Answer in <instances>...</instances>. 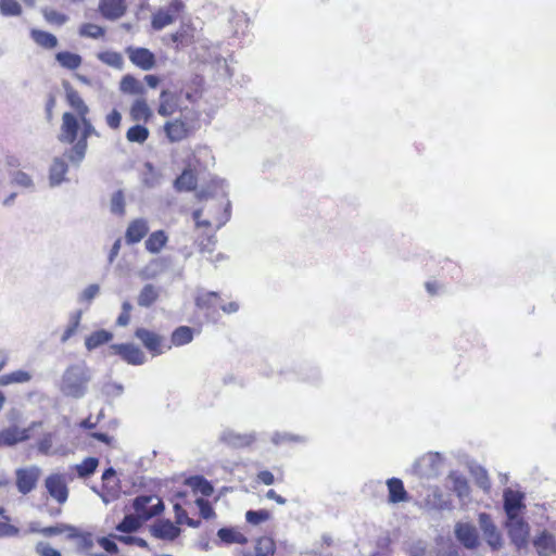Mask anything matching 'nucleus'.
<instances>
[{"mask_svg": "<svg viewBox=\"0 0 556 556\" xmlns=\"http://www.w3.org/2000/svg\"><path fill=\"white\" fill-rule=\"evenodd\" d=\"M91 380V368L84 362L75 363L64 369L59 390L65 397L80 400L87 395Z\"/></svg>", "mask_w": 556, "mask_h": 556, "instance_id": "nucleus-1", "label": "nucleus"}, {"mask_svg": "<svg viewBox=\"0 0 556 556\" xmlns=\"http://www.w3.org/2000/svg\"><path fill=\"white\" fill-rule=\"evenodd\" d=\"M80 119V136L77 142L66 153L68 160L78 165L84 160L87 151V140L91 135H98L87 115L79 116Z\"/></svg>", "mask_w": 556, "mask_h": 556, "instance_id": "nucleus-2", "label": "nucleus"}, {"mask_svg": "<svg viewBox=\"0 0 556 556\" xmlns=\"http://www.w3.org/2000/svg\"><path fill=\"white\" fill-rule=\"evenodd\" d=\"M134 509L136 514L146 521L157 516L164 509V504L157 496L141 495L135 498Z\"/></svg>", "mask_w": 556, "mask_h": 556, "instance_id": "nucleus-3", "label": "nucleus"}, {"mask_svg": "<svg viewBox=\"0 0 556 556\" xmlns=\"http://www.w3.org/2000/svg\"><path fill=\"white\" fill-rule=\"evenodd\" d=\"M478 522L488 545L494 551L502 548V534L493 522L491 516L486 513H480L478 516Z\"/></svg>", "mask_w": 556, "mask_h": 556, "instance_id": "nucleus-4", "label": "nucleus"}, {"mask_svg": "<svg viewBox=\"0 0 556 556\" xmlns=\"http://www.w3.org/2000/svg\"><path fill=\"white\" fill-rule=\"evenodd\" d=\"M182 9L180 0H172L170 3L159 9L152 17V27L156 30H161L164 27L173 24Z\"/></svg>", "mask_w": 556, "mask_h": 556, "instance_id": "nucleus-5", "label": "nucleus"}, {"mask_svg": "<svg viewBox=\"0 0 556 556\" xmlns=\"http://www.w3.org/2000/svg\"><path fill=\"white\" fill-rule=\"evenodd\" d=\"M40 421H33L27 428L12 426L0 431V446H13L30 438V430L40 427Z\"/></svg>", "mask_w": 556, "mask_h": 556, "instance_id": "nucleus-6", "label": "nucleus"}, {"mask_svg": "<svg viewBox=\"0 0 556 556\" xmlns=\"http://www.w3.org/2000/svg\"><path fill=\"white\" fill-rule=\"evenodd\" d=\"M505 527L507 529L508 536L511 543L517 547V549H521L527 545L529 536V526L523 519L519 517H515L511 519L507 518Z\"/></svg>", "mask_w": 556, "mask_h": 556, "instance_id": "nucleus-7", "label": "nucleus"}, {"mask_svg": "<svg viewBox=\"0 0 556 556\" xmlns=\"http://www.w3.org/2000/svg\"><path fill=\"white\" fill-rule=\"evenodd\" d=\"M135 334L153 356L161 355L170 349V345L165 344L164 337L148 329L139 328Z\"/></svg>", "mask_w": 556, "mask_h": 556, "instance_id": "nucleus-8", "label": "nucleus"}, {"mask_svg": "<svg viewBox=\"0 0 556 556\" xmlns=\"http://www.w3.org/2000/svg\"><path fill=\"white\" fill-rule=\"evenodd\" d=\"M80 130V119L73 113L65 112L62 115V124L59 140L63 143H76L78 140V132Z\"/></svg>", "mask_w": 556, "mask_h": 556, "instance_id": "nucleus-9", "label": "nucleus"}, {"mask_svg": "<svg viewBox=\"0 0 556 556\" xmlns=\"http://www.w3.org/2000/svg\"><path fill=\"white\" fill-rule=\"evenodd\" d=\"M454 534L457 541L467 549H475L480 544L478 530L472 523L456 522L454 526Z\"/></svg>", "mask_w": 556, "mask_h": 556, "instance_id": "nucleus-10", "label": "nucleus"}, {"mask_svg": "<svg viewBox=\"0 0 556 556\" xmlns=\"http://www.w3.org/2000/svg\"><path fill=\"white\" fill-rule=\"evenodd\" d=\"M110 350L130 365H142L147 359L140 348L131 343L112 344Z\"/></svg>", "mask_w": 556, "mask_h": 556, "instance_id": "nucleus-11", "label": "nucleus"}, {"mask_svg": "<svg viewBox=\"0 0 556 556\" xmlns=\"http://www.w3.org/2000/svg\"><path fill=\"white\" fill-rule=\"evenodd\" d=\"M45 485L50 496L59 504H64L67 501L68 489L63 476L55 473L47 477Z\"/></svg>", "mask_w": 556, "mask_h": 556, "instance_id": "nucleus-12", "label": "nucleus"}, {"mask_svg": "<svg viewBox=\"0 0 556 556\" xmlns=\"http://www.w3.org/2000/svg\"><path fill=\"white\" fill-rule=\"evenodd\" d=\"M40 469L36 466L16 470V486L22 494L29 493L39 479Z\"/></svg>", "mask_w": 556, "mask_h": 556, "instance_id": "nucleus-13", "label": "nucleus"}, {"mask_svg": "<svg viewBox=\"0 0 556 556\" xmlns=\"http://www.w3.org/2000/svg\"><path fill=\"white\" fill-rule=\"evenodd\" d=\"M126 52L129 60L143 71H150L155 65V56L149 49L129 47Z\"/></svg>", "mask_w": 556, "mask_h": 556, "instance_id": "nucleus-14", "label": "nucleus"}, {"mask_svg": "<svg viewBox=\"0 0 556 556\" xmlns=\"http://www.w3.org/2000/svg\"><path fill=\"white\" fill-rule=\"evenodd\" d=\"M525 507L523 494L510 489L504 492V510L508 519L518 517V513Z\"/></svg>", "mask_w": 556, "mask_h": 556, "instance_id": "nucleus-15", "label": "nucleus"}, {"mask_svg": "<svg viewBox=\"0 0 556 556\" xmlns=\"http://www.w3.org/2000/svg\"><path fill=\"white\" fill-rule=\"evenodd\" d=\"M220 441L232 447H245L255 441V435L253 433H238L226 429L220 434Z\"/></svg>", "mask_w": 556, "mask_h": 556, "instance_id": "nucleus-16", "label": "nucleus"}, {"mask_svg": "<svg viewBox=\"0 0 556 556\" xmlns=\"http://www.w3.org/2000/svg\"><path fill=\"white\" fill-rule=\"evenodd\" d=\"M533 545L539 556H554L556 553L555 536L547 531H542L534 539Z\"/></svg>", "mask_w": 556, "mask_h": 556, "instance_id": "nucleus-17", "label": "nucleus"}, {"mask_svg": "<svg viewBox=\"0 0 556 556\" xmlns=\"http://www.w3.org/2000/svg\"><path fill=\"white\" fill-rule=\"evenodd\" d=\"M179 96L177 92H173L169 90H163L160 94V105L157 108V113L161 116H170L178 109Z\"/></svg>", "mask_w": 556, "mask_h": 556, "instance_id": "nucleus-18", "label": "nucleus"}, {"mask_svg": "<svg viewBox=\"0 0 556 556\" xmlns=\"http://www.w3.org/2000/svg\"><path fill=\"white\" fill-rule=\"evenodd\" d=\"M149 231L148 224L144 219H135L129 224L125 233L127 244H135L140 242Z\"/></svg>", "mask_w": 556, "mask_h": 556, "instance_id": "nucleus-19", "label": "nucleus"}, {"mask_svg": "<svg viewBox=\"0 0 556 556\" xmlns=\"http://www.w3.org/2000/svg\"><path fill=\"white\" fill-rule=\"evenodd\" d=\"M151 533L157 539L173 541L180 534V529L170 520H162L151 527Z\"/></svg>", "mask_w": 556, "mask_h": 556, "instance_id": "nucleus-20", "label": "nucleus"}, {"mask_svg": "<svg viewBox=\"0 0 556 556\" xmlns=\"http://www.w3.org/2000/svg\"><path fill=\"white\" fill-rule=\"evenodd\" d=\"M164 130H165L167 138L172 142L181 141L188 135L187 124L184 121H181L180 118H176L174 121L167 122L164 125Z\"/></svg>", "mask_w": 556, "mask_h": 556, "instance_id": "nucleus-21", "label": "nucleus"}, {"mask_svg": "<svg viewBox=\"0 0 556 556\" xmlns=\"http://www.w3.org/2000/svg\"><path fill=\"white\" fill-rule=\"evenodd\" d=\"M387 486H388V491H389V502L390 503L396 504L400 502L407 501L408 494H407L401 479H397V478L388 479Z\"/></svg>", "mask_w": 556, "mask_h": 556, "instance_id": "nucleus-22", "label": "nucleus"}, {"mask_svg": "<svg viewBox=\"0 0 556 556\" xmlns=\"http://www.w3.org/2000/svg\"><path fill=\"white\" fill-rule=\"evenodd\" d=\"M100 11L104 17L116 20L125 12L124 0H101Z\"/></svg>", "mask_w": 556, "mask_h": 556, "instance_id": "nucleus-23", "label": "nucleus"}, {"mask_svg": "<svg viewBox=\"0 0 556 556\" xmlns=\"http://www.w3.org/2000/svg\"><path fill=\"white\" fill-rule=\"evenodd\" d=\"M447 481L451 483V489L459 498H466L469 496L470 488L467 479L457 473L451 472L447 477Z\"/></svg>", "mask_w": 556, "mask_h": 556, "instance_id": "nucleus-24", "label": "nucleus"}, {"mask_svg": "<svg viewBox=\"0 0 556 556\" xmlns=\"http://www.w3.org/2000/svg\"><path fill=\"white\" fill-rule=\"evenodd\" d=\"M68 166L66 162L61 157H55L52 161L50 166L49 181L50 186L55 187L59 186L63 180L64 176L67 173Z\"/></svg>", "mask_w": 556, "mask_h": 556, "instance_id": "nucleus-25", "label": "nucleus"}, {"mask_svg": "<svg viewBox=\"0 0 556 556\" xmlns=\"http://www.w3.org/2000/svg\"><path fill=\"white\" fill-rule=\"evenodd\" d=\"M122 92L132 96H141L146 92V88L140 80L131 75H125L119 84Z\"/></svg>", "mask_w": 556, "mask_h": 556, "instance_id": "nucleus-26", "label": "nucleus"}, {"mask_svg": "<svg viewBox=\"0 0 556 556\" xmlns=\"http://www.w3.org/2000/svg\"><path fill=\"white\" fill-rule=\"evenodd\" d=\"M68 539H73L77 541L78 549L83 553H85L88 556H108L103 553L100 554H91V549L94 545L93 536L91 533L88 532H79L76 529V535L70 536Z\"/></svg>", "mask_w": 556, "mask_h": 556, "instance_id": "nucleus-27", "label": "nucleus"}, {"mask_svg": "<svg viewBox=\"0 0 556 556\" xmlns=\"http://www.w3.org/2000/svg\"><path fill=\"white\" fill-rule=\"evenodd\" d=\"M113 339L112 332L101 329L92 332L85 340V346L88 351H92Z\"/></svg>", "mask_w": 556, "mask_h": 556, "instance_id": "nucleus-28", "label": "nucleus"}, {"mask_svg": "<svg viewBox=\"0 0 556 556\" xmlns=\"http://www.w3.org/2000/svg\"><path fill=\"white\" fill-rule=\"evenodd\" d=\"M160 296V289L148 283L144 285L138 295V305L141 307H150Z\"/></svg>", "mask_w": 556, "mask_h": 556, "instance_id": "nucleus-29", "label": "nucleus"}, {"mask_svg": "<svg viewBox=\"0 0 556 556\" xmlns=\"http://www.w3.org/2000/svg\"><path fill=\"white\" fill-rule=\"evenodd\" d=\"M66 99L68 104L77 112L78 117L88 114L89 108L79 93L71 86H66Z\"/></svg>", "mask_w": 556, "mask_h": 556, "instance_id": "nucleus-30", "label": "nucleus"}, {"mask_svg": "<svg viewBox=\"0 0 556 556\" xmlns=\"http://www.w3.org/2000/svg\"><path fill=\"white\" fill-rule=\"evenodd\" d=\"M152 115V112L147 104L146 100L137 99L130 108V116L136 122H147Z\"/></svg>", "mask_w": 556, "mask_h": 556, "instance_id": "nucleus-31", "label": "nucleus"}, {"mask_svg": "<svg viewBox=\"0 0 556 556\" xmlns=\"http://www.w3.org/2000/svg\"><path fill=\"white\" fill-rule=\"evenodd\" d=\"M30 37L38 46L45 49H53L58 46V38L48 31L33 29Z\"/></svg>", "mask_w": 556, "mask_h": 556, "instance_id": "nucleus-32", "label": "nucleus"}, {"mask_svg": "<svg viewBox=\"0 0 556 556\" xmlns=\"http://www.w3.org/2000/svg\"><path fill=\"white\" fill-rule=\"evenodd\" d=\"M178 191H191L197 187V178L190 169H185L174 182Z\"/></svg>", "mask_w": 556, "mask_h": 556, "instance_id": "nucleus-33", "label": "nucleus"}, {"mask_svg": "<svg viewBox=\"0 0 556 556\" xmlns=\"http://www.w3.org/2000/svg\"><path fill=\"white\" fill-rule=\"evenodd\" d=\"M167 237L163 230L152 232L146 241V249L151 253H159L166 244Z\"/></svg>", "mask_w": 556, "mask_h": 556, "instance_id": "nucleus-34", "label": "nucleus"}, {"mask_svg": "<svg viewBox=\"0 0 556 556\" xmlns=\"http://www.w3.org/2000/svg\"><path fill=\"white\" fill-rule=\"evenodd\" d=\"M81 316L83 312L80 309L70 314L68 325L66 326L63 334L61 336L62 343L67 342L73 336L76 334L78 327L80 325Z\"/></svg>", "mask_w": 556, "mask_h": 556, "instance_id": "nucleus-35", "label": "nucleus"}, {"mask_svg": "<svg viewBox=\"0 0 556 556\" xmlns=\"http://www.w3.org/2000/svg\"><path fill=\"white\" fill-rule=\"evenodd\" d=\"M31 531H36L35 529H31ZM39 533H41L45 536H53L62 533H66L67 538L76 535V528L70 525L65 523H59L56 526L46 527L40 530H37Z\"/></svg>", "mask_w": 556, "mask_h": 556, "instance_id": "nucleus-36", "label": "nucleus"}, {"mask_svg": "<svg viewBox=\"0 0 556 556\" xmlns=\"http://www.w3.org/2000/svg\"><path fill=\"white\" fill-rule=\"evenodd\" d=\"M55 59L61 66L67 70H76L81 64L80 55L67 51L58 52Z\"/></svg>", "mask_w": 556, "mask_h": 556, "instance_id": "nucleus-37", "label": "nucleus"}, {"mask_svg": "<svg viewBox=\"0 0 556 556\" xmlns=\"http://www.w3.org/2000/svg\"><path fill=\"white\" fill-rule=\"evenodd\" d=\"M193 339V330L188 326H180L172 333V343L175 346L188 344Z\"/></svg>", "mask_w": 556, "mask_h": 556, "instance_id": "nucleus-38", "label": "nucleus"}, {"mask_svg": "<svg viewBox=\"0 0 556 556\" xmlns=\"http://www.w3.org/2000/svg\"><path fill=\"white\" fill-rule=\"evenodd\" d=\"M143 521L144 520L141 519L137 514H136V516L127 515L116 526V530L119 532L131 533V532L137 531L141 527Z\"/></svg>", "mask_w": 556, "mask_h": 556, "instance_id": "nucleus-39", "label": "nucleus"}, {"mask_svg": "<svg viewBox=\"0 0 556 556\" xmlns=\"http://www.w3.org/2000/svg\"><path fill=\"white\" fill-rule=\"evenodd\" d=\"M31 375L25 370H15L10 374L0 376V386H9L12 383H25L30 381Z\"/></svg>", "mask_w": 556, "mask_h": 556, "instance_id": "nucleus-40", "label": "nucleus"}, {"mask_svg": "<svg viewBox=\"0 0 556 556\" xmlns=\"http://www.w3.org/2000/svg\"><path fill=\"white\" fill-rule=\"evenodd\" d=\"M187 484L191 486L195 492H200L204 496H210L214 491L212 484L200 476L189 478L187 480Z\"/></svg>", "mask_w": 556, "mask_h": 556, "instance_id": "nucleus-41", "label": "nucleus"}, {"mask_svg": "<svg viewBox=\"0 0 556 556\" xmlns=\"http://www.w3.org/2000/svg\"><path fill=\"white\" fill-rule=\"evenodd\" d=\"M217 535L226 543L245 544L248 542V539L242 533L228 528L219 529Z\"/></svg>", "mask_w": 556, "mask_h": 556, "instance_id": "nucleus-42", "label": "nucleus"}, {"mask_svg": "<svg viewBox=\"0 0 556 556\" xmlns=\"http://www.w3.org/2000/svg\"><path fill=\"white\" fill-rule=\"evenodd\" d=\"M149 137V129L142 125H135L126 132L129 142L143 143Z\"/></svg>", "mask_w": 556, "mask_h": 556, "instance_id": "nucleus-43", "label": "nucleus"}, {"mask_svg": "<svg viewBox=\"0 0 556 556\" xmlns=\"http://www.w3.org/2000/svg\"><path fill=\"white\" fill-rule=\"evenodd\" d=\"M275 541L271 538L263 536L257 540L255 546L256 556H269L275 553Z\"/></svg>", "mask_w": 556, "mask_h": 556, "instance_id": "nucleus-44", "label": "nucleus"}, {"mask_svg": "<svg viewBox=\"0 0 556 556\" xmlns=\"http://www.w3.org/2000/svg\"><path fill=\"white\" fill-rule=\"evenodd\" d=\"M142 184L148 188H153L159 185L160 177L151 163L144 164V170L142 173Z\"/></svg>", "mask_w": 556, "mask_h": 556, "instance_id": "nucleus-45", "label": "nucleus"}, {"mask_svg": "<svg viewBox=\"0 0 556 556\" xmlns=\"http://www.w3.org/2000/svg\"><path fill=\"white\" fill-rule=\"evenodd\" d=\"M98 464L96 457H87L81 464L76 465V471L80 478L89 477L96 471Z\"/></svg>", "mask_w": 556, "mask_h": 556, "instance_id": "nucleus-46", "label": "nucleus"}, {"mask_svg": "<svg viewBox=\"0 0 556 556\" xmlns=\"http://www.w3.org/2000/svg\"><path fill=\"white\" fill-rule=\"evenodd\" d=\"M217 292H203L195 298V305L201 309H210L215 305L218 299Z\"/></svg>", "mask_w": 556, "mask_h": 556, "instance_id": "nucleus-47", "label": "nucleus"}, {"mask_svg": "<svg viewBox=\"0 0 556 556\" xmlns=\"http://www.w3.org/2000/svg\"><path fill=\"white\" fill-rule=\"evenodd\" d=\"M0 12L5 16L21 14V5L16 0H0Z\"/></svg>", "mask_w": 556, "mask_h": 556, "instance_id": "nucleus-48", "label": "nucleus"}, {"mask_svg": "<svg viewBox=\"0 0 556 556\" xmlns=\"http://www.w3.org/2000/svg\"><path fill=\"white\" fill-rule=\"evenodd\" d=\"M270 518V514L268 510L260 509V510H248L245 513V519L251 525H260L263 521H266Z\"/></svg>", "mask_w": 556, "mask_h": 556, "instance_id": "nucleus-49", "label": "nucleus"}, {"mask_svg": "<svg viewBox=\"0 0 556 556\" xmlns=\"http://www.w3.org/2000/svg\"><path fill=\"white\" fill-rule=\"evenodd\" d=\"M111 212L117 215L125 213V199L123 191L118 190L111 198Z\"/></svg>", "mask_w": 556, "mask_h": 556, "instance_id": "nucleus-50", "label": "nucleus"}, {"mask_svg": "<svg viewBox=\"0 0 556 556\" xmlns=\"http://www.w3.org/2000/svg\"><path fill=\"white\" fill-rule=\"evenodd\" d=\"M100 292V286L97 283L89 285L78 295L79 303H90Z\"/></svg>", "mask_w": 556, "mask_h": 556, "instance_id": "nucleus-51", "label": "nucleus"}, {"mask_svg": "<svg viewBox=\"0 0 556 556\" xmlns=\"http://www.w3.org/2000/svg\"><path fill=\"white\" fill-rule=\"evenodd\" d=\"M13 182L20 187L30 189L34 186L31 177L22 170H17L13 174Z\"/></svg>", "mask_w": 556, "mask_h": 556, "instance_id": "nucleus-52", "label": "nucleus"}, {"mask_svg": "<svg viewBox=\"0 0 556 556\" xmlns=\"http://www.w3.org/2000/svg\"><path fill=\"white\" fill-rule=\"evenodd\" d=\"M103 28L94 24H85L80 27L79 34L84 37L99 38L103 35Z\"/></svg>", "mask_w": 556, "mask_h": 556, "instance_id": "nucleus-53", "label": "nucleus"}, {"mask_svg": "<svg viewBox=\"0 0 556 556\" xmlns=\"http://www.w3.org/2000/svg\"><path fill=\"white\" fill-rule=\"evenodd\" d=\"M20 532V529L14 525L9 523V521H0V539L18 536Z\"/></svg>", "mask_w": 556, "mask_h": 556, "instance_id": "nucleus-54", "label": "nucleus"}, {"mask_svg": "<svg viewBox=\"0 0 556 556\" xmlns=\"http://www.w3.org/2000/svg\"><path fill=\"white\" fill-rule=\"evenodd\" d=\"M100 59L104 63H106L115 68H121L123 66V58L117 52L103 53V54H101Z\"/></svg>", "mask_w": 556, "mask_h": 556, "instance_id": "nucleus-55", "label": "nucleus"}, {"mask_svg": "<svg viewBox=\"0 0 556 556\" xmlns=\"http://www.w3.org/2000/svg\"><path fill=\"white\" fill-rule=\"evenodd\" d=\"M35 551L39 556H62L58 549L42 541L36 544Z\"/></svg>", "mask_w": 556, "mask_h": 556, "instance_id": "nucleus-56", "label": "nucleus"}, {"mask_svg": "<svg viewBox=\"0 0 556 556\" xmlns=\"http://www.w3.org/2000/svg\"><path fill=\"white\" fill-rule=\"evenodd\" d=\"M117 541H119L121 543H124V544H127V545H138L140 547H148V543L146 540L141 539V538H138V536H134V535H115L114 536Z\"/></svg>", "mask_w": 556, "mask_h": 556, "instance_id": "nucleus-57", "label": "nucleus"}, {"mask_svg": "<svg viewBox=\"0 0 556 556\" xmlns=\"http://www.w3.org/2000/svg\"><path fill=\"white\" fill-rule=\"evenodd\" d=\"M159 267V261L153 260L147 266H144L140 271L139 276L142 279H151L154 278L157 274L156 268Z\"/></svg>", "mask_w": 556, "mask_h": 556, "instance_id": "nucleus-58", "label": "nucleus"}, {"mask_svg": "<svg viewBox=\"0 0 556 556\" xmlns=\"http://www.w3.org/2000/svg\"><path fill=\"white\" fill-rule=\"evenodd\" d=\"M195 504L200 509L202 518L210 519L214 516V510L207 501L203 498H197Z\"/></svg>", "mask_w": 556, "mask_h": 556, "instance_id": "nucleus-59", "label": "nucleus"}, {"mask_svg": "<svg viewBox=\"0 0 556 556\" xmlns=\"http://www.w3.org/2000/svg\"><path fill=\"white\" fill-rule=\"evenodd\" d=\"M52 434L48 433L39 441L38 450L43 455H50L52 454Z\"/></svg>", "mask_w": 556, "mask_h": 556, "instance_id": "nucleus-60", "label": "nucleus"}, {"mask_svg": "<svg viewBox=\"0 0 556 556\" xmlns=\"http://www.w3.org/2000/svg\"><path fill=\"white\" fill-rule=\"evenodd\" d=\"M215 243H216V239L214 238V236L208 237L205 240V242L204 241L200 242V244H199L200 253H202L203 255L211 256L214 252Z\"/></svg>", "mask_w": 556, "mask_h": 556, "instance_id": "nucleus-61", "label": "nucleus"}, {"mask_svg": "<svg viewBox=\"0 0 556 556\" xmlns=\"http://www.w3.org/2000/svg\"><path fill=\"white\" fill-rule=\"evenodd\" d=\"M475 476L477 483L481 489L488 490L490 488L489 478L486 471L483 468H477V470L475 471Z\"/></svg>", "mask_w": 556, "mask_h": 556, "instance_id": "nucleus-62", "label": "nucleus"}, {"mask_svg": "<svg viewBox=\"0 0 556 556\" xmlns=\"http://www.w3.org/2000/svg\"><path fill=\"white\" fill-rule=\"evenodd\" d=\"M122 121V115L117 110H113L110 114L106 115V124L109 127L116 129L119 127Z\"/></svg>", "mask_w": 556, "mask_h": 556, "instance_id": "nucleus-63", "label": "nucleus"}, {"mask_svg": "<svg viewBox=\"0 0 556 556\" xmlns=\"http://www.w3.org/2000/svg\"><path fill=\"white\" fill-rule=\"evenodd\" d=\"M45 17L48 22L56 23V24H64L66 22V16L56 12V11H46Z\"/></svg>", "mask_w": 556, "mask_h": 556, "instance_id": "nucleus-64", "label": "nucleus"}]
</instances>
